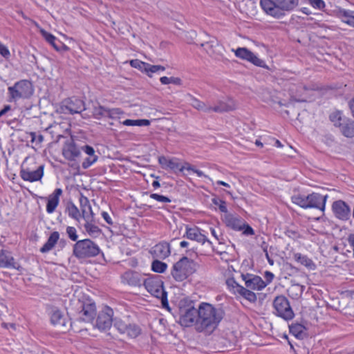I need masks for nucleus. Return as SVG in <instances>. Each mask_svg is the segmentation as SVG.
I'll list each match as a JSON object with an SVG mask.
<instances>
[{
    "mask_svg": "<svg viewBox=\"0 0 354 354\" xmlns=\"http://www.w3.org/2000/svg\"><path fill=\"white\" fill-rule=\"evenodd\" d=\"M143 280L140 273L131 270L126 271L121 276L122 283L131 286H140Z\"/></svg>",
    "mask_w": 354,
    "mask_h": 354,
    "instance_id": "4468645a",
    "label": "nucleus"
},
{
    "mask_svg": "<svg viewBox=\"0 0 354 354\" xmlns=\"http://www.w3.org/2000/svg\"><path fill=\"white\" fill-rule=\"evenodd\" d=\"M169 159L167 158L164 156H161L158 158V162L161 165L162 167H167L169 165Z\"/></svg>",
    "mask_w": 354,
    "mask_h": 354,
    "instance_id": "680f3d73",
    "label": "nucleus"
},
{
    "mask_svg": "<svg viewBox=\"0 0 354 354\" xmlns=\"http://www.w3.org/2000/svg\"><path fill=\"white\" fill-rule=\"evenodd\" d=\"M339 131L346 138L354 137V121L347 118L339 127Z\"/></svg>",
    "mask_w": 354,
    "mask_h": 354,
    "instance_id": "c756f323",
    "label": "nucleus"
},
{
    "mask_svg": "<svg viewBox=\"0 0 354 354\" xmlns=\"http://www.w3.org/2000/svg\"><path fill=\"white\" fill-rule=\"evenodd\" d=\"M0 55L5 58L6 59H8L10 57V52L8 49V48L3 44L0 41Z\"/></svg>",
    "mask_w": 354,
    "mask_h": 354,
    "instance_id": "4d7b16f0",
    "label": "nucleus"
},
{
    "mask_svg": "<svg viewBox=\"0 0 354 354\" xmlns=\"http://www.w3.org/2000/svg\"><path fill=\"white\" fill-rule=\"evenodd\" d=\"M122 124L125 126H149L150 121L147 119L131 120L127 119L122 122Z\"/></svg>",
    "mask_w": 354,
    "mask_h": 354,
    "instance_id": "58836bf2",
    "label": "nucleus"
},
{
    "mask_svg": "<svg viewBox=\"0 0 354 354\" xmlns=\"http://www.w3.org/2000/svg\"><path fill=\"white\" fill-rule=\"evenodd\" d=\"M241 278L246 288L253 290H261L266 286V283L261 277L252 274H242Z\"/></svg>",
    "mask_w": 354,
    "mask_h": 354,
    "instance_id": "f8f14e48",
    "label": "nucleus"
},
{
    "mask_svg": "<svg viewBox=\"0 0 354 354\" xmlns=\"http://www.w3.org/2000/svg\"><path fill=\"white\" fill-rule=\"evenodd\" d=\"M62 189L61 188L55 189L53 192L50 194L47 198L46 212L48 214L53 213L59 203V197L62 194Z\"/></svg>",
    "mask_w": 354,
    "mask_h": 354,
    "instance_id": "4be33fe9",
    "label": "nucleus"
},
{
    "mask_svg": "<svg viewBox=\"0 0 354 354\" xmlns=\"http://www.w3.org/2000/svg\"><path fill=\"white\" fill-rule=\"evenodd\" d=\"M236 57L243 60L248 61L254 65L262 68H266L263 60L259 58L255 54L245 47H239L236 50H232Z\"/></svg>",
    "mask_w": 354,
    "mask_h": 354,
    "instance_id": "9b49d317",
    "label": "nucleus"
},
{
    "mask_svg": "<svg viewBox=\"0 0 354 354\" xmlns=\"http://www.w3.org/2000/svg\"><path fill=\"white\" fill-rule=\"evenodd\" d=\"M59 239V233L57 231L52 232L49 236L47 241L39 249L40 252L47 253L50 252L55 246Z\"/></svg>",
    "mask_w": 354,
    "mask_h": 354,
    "instance_id": "cd10ccee",
    "label": "nucleus"
},
{
    "mask_svg": "<svg viewBox=\"0 0 354 354\" xmlns=\"http://www.w3.org/2000/svg\"><path fill=\"white\" fill-rule=\"evenodd\" d=\"M225 313L207 302H201L197 308L188 306L180 310L179 323L184 327H194L198 333H212L223 319Z\"/></svg>",
    "mask_w": 354,
    "mask_h": 354,
    "instance_id": "f257e3e1",
    "label": "nucleus"
},
{
    "mask_svg": "<svg viewBox=\"0 0 354 354\" xmlns=\"http://www.w3.org/2000/svg\"><path fill=\"white\" fill-rule=\"evenodd\" d=\"M184 237H187L188 239L195 241L202 245L206 242L211 243L207 236L203 234L201 232L200 228L197 227H191L186 226V232Z\"/></svg>",
    "mask_w": 354,
    "mask_h": 354,
    "instance_id": "aec40b11",
    "label": "nucleus"
},
{
    "mask_svg": "<svg viewBox=\"0 0 354 354\" xmlns=\"http://www.w3.org/2000/svg\"><path fill=\"white\" fill-rule=\"evenodd\" d=\"M142 283L146 290L151 295L161 299L162 305L164 307L168 306L167 293L164 290L163 281L160 276L153 275L144 279Z\"/></svg>",
    "mask_w": 354,
    "mask_h": 354,
    "instance_id": "20e7f679",
    "label": "nucleus"
},
{
    "mask_svg": "<svg viewBox=\"0 0 354 354\" xmlns=\"http://www.w3.org/2000/svg\"><path fill=\"white\" fill-rule=\"evenodd\" d=\"M107 108L103 106H95L93 111V117L95 119H101L102 118H106Z\"/></svg>",
    "mask_w": 354,
    "mask_h": 354,
    "instance_id": "37998d69",
    "label": "nucleus"
},
{
    "mask_svg": "<svg viewBox=\"0 0 354 354\" xmlns=\"http://www.w3.org/2000/svg\"><path fill=\"white\" fill-rule=\"evenodd\" d=\"M50 322L54 326H65V318L62 312L57 309L54 308L50 313Z\"/></svg>",
    "mask_w": 354,
    "mask_h": 354,
    "instance_id": "2f4dec72",
    "label": "nucleus"
},
{
    "mask_svg": "<svg viewBox=\"0 0 354 354\" xmlns=\"http://www.w3.org/2000/svg\"><path fill=\"white\" fill-rule=\"evenodd\" d=\"M79 201L81 209L80 211L82 213V218L84 219H86L88 217H91V218H94V213L92 210L88 198L82 193H80Z\"/></svg>",
    "mask_w": 354,
    "mask_h": 354,
    "instance_id": "b1692460",
    "label": "nucleus"
},
{
    "mask_svg": "<svg viewBox=\"0 0 354 354\" xmlns=\"http://www.w3.org/2000/svg\"><path fill=\"white\" fill-rule=\"evenodd\" d=\"M130 64L132 67L138 68L141 71H145L146 69L147 63L142 62L139 59H133L130 61Z\"/></svg>",
    "mask_w": 354,
    "mask_h": 354,
    "instance_id": "603ef678",
    "label": "nucleus"
},
{
    "mask_svg": "<svg viewBox=\"0 0 354 354\" xmlns=\"http://www.w3.org/2000/svg\"><path fill=\"white\" fill-rule=\"evenodd\" d=\"M101 215H102V217L104 218V220L110 225H113V221L110 216V215L109 214L108 212H102L101 213Z\"/></svg>",
    "mask_w": 354,
    "mask_h": 354,
    "instance_id": "e2e57ef3",
    "label": "nucleus"
},
{
    "mask_svg": "<svg viewBox=\"0 0 354 354\" xmlns=\"http://www.w3.org/2000/svg\"><path fill=\"white\" fill-rule=\"evenodd\" d=\"M212 201L214 205L218 207V209L221 212L227 213V208L225 201L218 198H214Z\"/></svg>",
    "mask_w": 354,
    "mask_h": 354,
    "instance_id": "09e8293b",
    "label": "nucleus"
},
{
    "mask_svg": "<svg viewBox=\"0 0 354 354\" xmlns=\"http://www.w3.org/2000/svg\"><path fill=\"white\" fill-rule=\"evenodd\" d=\"M165 68L160 65H151L147 63L145 73L151 77V73H158L159 71H164Z\"/></svg>",
    "mask_w": 354,
    "mask_h": 354,
    "instance_id": "a18cd8bd",
    "label": "nucleus"
},
{
    "mask_svg": "<svg viewBox=\"0 0 354 354\" xmlns=\"http://www.w3.org/2000/svg\"><path fill=\"white\" fill-rule=\"evenodd\" d=\"M41 34L47 42L51 44L57 51H61L62 50H67L68 46L61 42L51 33L44 30H41Z\"/></svg>",
    "mask_w": 354,
    "mask_h": 354,
    "instance_id": "a878e982",
    "label": "nucleus"
},
{
    "mask_svg": "<svg viewBox=\"0 0 354 354\" xmlns=\"http://www.w3.org/2000/svg\"><path fill=\"white\" fill-rule=\"evenodd\" d=\"M66 234H67L68 238L71 241H76V242L78 241H77L78 236H77V230H76L75 227H71V226H68L66 227Z\"/></svg>",
    "mask_w": 354,
    "mask_h": 354,
    "instance_id": "864d4df0",
    "label": "nucleus"
},
{
    "mask_svg": "<svg viewBox=\"0 0 354 354\" xmlns=\"http://www.w3.org/2000/svg\"><path fill=\"white\" fill-rule=\"evenodd\" d=\"M292 202L303 209H308V195L301 194H294L291 197Z\"/></svg>",
    "mask_w": 354,
    "mask_h": 354,
    "instance_id": "473e14b6",
    "label": "nucleus"
},
{
    "mask_svg": "<svg viewBox=\"0 0 354 354\" xmlns=\"http://www.w3.org/2000/svg\"><path fill=\"white\" fill-rule=\"evenodd\" d=\"M63 106L71 114L80 113L85 110L84 101L77 97L65 100Z\"/></svg>",
    "mask_w": 354,
    "mask_h": 354,
    "instance_id": "dca6fc26",
    "label": "nucleus"
},
{
    "mask_svg": "<svg viewBox=\"0 0 354 354\" xmlns=\"http://www.w3.org/2000/svg\"><path fill=\"white\" fill-rule=\"evenodd\" d=\"M83 151H84L88 156H96L95 154V150L93 147L89 145H84L82 147Z\"/></svg>",
    "mask_w": 354,
    "mask_h": 354,
    "instance_id": "052dcab7",
    "label": "nucleus"
},
{
    "mask_svg": "<svg viewBox=\"0 0 354 354\" xmlns=\"http://www.w3.org/2000/svg\"><path fill=\"white\" fill-rule=\"evenodd\" d=\"M286 234L288 237L292 238V239H297L299 237L298 233L293 230H287V232H286Z\"/></svg>",
    "mask_w": 354,
    "mask_h": 354,
    "instance_id": "69168bd1",
    "label": "nucleus"
},
{
    "mask_svg": "<svg viewBox=\"0 0 354 354\" xmlns=\"http://www.w3.org/2000/svg\"><path fill=\"white\" fill-rule=\"evenodd\" d=\"M265 279H266V281H265L266 283V286L270 283L274 279V274L271 272H269V271H266L265 272Z\"/></svg>",
    "mask_w": 354,
    "mask_h": 354,
    "instance_id": "0e129e2a",
    "label": "nucleus"
},
{
    "mask_svg": "<svg viewBox=\"0 0 354 354\" xmlns=\"http://www.w3.org/2000/svg\"><path fill=\"white\" fill-rule=\"evenodd\" d=\"M100 252L99 246L89 239L77 241L73 249V255L78 259L96 257Z\"/></svg>",
    "mask_w": 354,
    "mask_h": 354,
    "instance_id": "423d86ee",
    "label": "nucleus"
},
{
    "mask_svg": "<svg viewBox=\"0 0 354 354\" xmlns=\"http://www.w3.org/2000/svg\"><path fill=\"white\" fill-rule=\"evenodd\" d=\"M349 107L351 110L352 114L354 117V97L349 102Z\"/></svg>",
    "mask_w": 354,
    "mask_h": 354,
    "instance_id": "774afa93",
    "label": "nucleus"
},
{
    "mask_svg": "<svg viewBox=\"0 0 354 354\" xmlns=\"http://www.w3.org/2000/svg\"><path fill=\"white\" fill-rule=\"evenodd\" d=\"M328 195L312 193L308 195V209H317L322 212L325 209Z\"/></svg>",
    "mask_w": 354,
    "mask_h": 354,
    "instance_id": "ddd939ff",
    "label": "nucleus"
},
{
    "mask_svg": "<svg viewBox=\"0 0 354 354\" xmlns=\"http://www.w3.org/2000/svg\"><path fill=\"white\" fill-rule=\"evenodd\" d=\"M62 155L68 160H75L80 155V150L74 142H67L63 147Z\"/></svg>",
    "mask_w": 354,
    "mask_h": 354,
    "instance_id": "412c9836",
    "label": "nucleus"
},
{
    "mask_svg": "<svg viewBox=\"0 0 354 354\" xmlns=\"http://www.w3.org/2000/svg\"><path fill=\"white\" fill-rule=\"evenodd\" d=\"M196 270V263L187 257H183L173 265L171 274L176 281H183Z\"/></svg>",
    "mask_w": 354,
    "mask_h": 354,
    "instance_id": "7ed1b4c3",
    "label": "nucleus"
},
{
    "mask_svg": "<svg viewBox=\"0 0 354 354\" xmlns=\"http://www.w3.org/2000/svg\"><path fill=\"white\" fill-rule=\"evenodd\" d=\"M34 93L32 83L27 80H21L8 88L9 102H17L19 99H28Z\"/></svg>",
    "mask_w": 354,
    "mask_h": 354,
    "instance_id": "39448f33",
    "label": "nucleus"
},
{
    "mask_svg": "<svg viewBox=\"0 0 354 354\" xmlns=\"http://www.w3.org/2000/svg\"><path fill=\"white\" fill-rule=\"evenodd\" d=\"M192 106L198 110L205 113L211 112V109L209 105H207L203 102L200 101L199 100L193 97L192 100Z\"/></svg>",
    "mask_w": 354,
    "mask_h": 354,
    "instance_id": "4c0bfd02",
    "label": "nucleus"
},
{
    "mask_svg": "<svg viewBox=\"0 0 354 354\" xmlns=\"http://www.w3.org/2000/svg\"><path fill=\"white\" fill-rule=\"evenodd\" d=\"M274 314L284 320L289 321L294 318L295 313L288 299L283 295L276 297L272 301Z\"/></svg>",
    "mask_w": 354,
    "mask_h": 354,
    "instance_id": "0eeeda50",
    "label": "nucleus"
},
{
    "mask_svg": "<svg viewBox=\"0 0 354 354\" xmlns=\"http://www.w3.org/2000/svg\"><path fill=\"white\" fill-rule=\"evenodd\" d=\"M227 227L235 231H241L243 230V221L232 214H226L223 219Z\"/></svg>",
    "mask_w": 354,
    "mask_h": 354,
    "instance_id": "393cba45",
    "label": "nucleus"
},
{
    "mask_svg": "<svg viewBox=\"0 0 354 354\" xmlns=\"http://www.w3.org/2000/svg\"><path fill=\"white\" fill-rule=\"evenodd\" d=\"M293 259L295 261L305 266L309 270H313L316 268L315 263L306 255L302 254L299 252H294Z\"/></svg>",
    "mask_w": 354,
    "mask_h": 354,
    "instance_id": "c85d7f7f",
    "label": "nucleus"
},
{
    "mask_svg": "<svg viewBox=\"0 0 354 354\" xmlns=\"http://www.w3.org/2000/svg\"><path fill=\"white\" fill-rule=\"evenodd\" d=\"M185 168L187 171H190L195 173L198 177L209 178L201 170L196 169L194 166L188 162H186V167H185Z\"/></svg>",
    "mask_w": 354,
    "mask_h": 354,
    "instance_id": "5fc2aeb1",
    "label": "nucleus"
},
{
    "mask_svg": "<svg viewBox=\"0 0 354 354\" xmlns=\"http://www.w3.org/2000/svg\"><path fill=\"white\" fill-rule=\"evenodd\" d=\"M153 257L158 259H165L171 254V248L169 243L162 241L155 245L151 250Z\"/></svg>",
    "mask_w": 354,
    "mask_h": 354,
    "instance_id": "6ab92c4d",
    "label": "nucleus"
},
{
    "mask_svg": "<svg viewBox=\"0 0 354 354\" xmlns=\"http://www.w3.org/2000/svg\"><path fill=\"white\" fill-rule=\"evenodd\" d=\"M29 135L32 143L36 142L37 144H40L44 141V136L41 134L37 136L35 132H30Z\"/></svg>",
    "mask_w": 354,
    "mask_h": 354,
    "instance_id": "13d9d810",
    "label": "nucleus"
},
{
    "mask_svg": "<svg viewBox=\"0 0 354 354\" xmlns=\"http://www.w3.org/2000/svg\"><path fill=\"white\" fill-rule=\"evenodd\" d=\"M127 324L120 319H115L113 322L114 328L121 334H125Z\"/></svg>",
    "mask_w": 354,
    "mask_h": 354,
    "instance_id": "49530a36",
    "label": "nucleus"
},
{
    "mask_svg": "<svg viewBox=\"0 0 354 354\" xmlns=\"http://www.w3.org/2000/svg\"><path fill=\"white\" fill-rule=\"evenodd\" d=\"M299 0H260V6L268 15L276 19L283 18L286 12L293 11Z\"/></svg>",
    "mask_w": 354,
    "mask_h": 354,
    "instance_id": "f03ea898",
    "label": "nucleus"
},
{
    "mask_svg": "<svg viewBox=\"0 0 354 354\" xmlns=\"http://www.w3.org/2000/svg\"><path fill=\"white\" fill-rule=\"evenodd\" d=\"M226 285L233 294L236 295L239 291L240 290V288H242V286L239 285L234 278H229L226 280Z\"/></svg>",
    "mask_w": 354,
    "mask_h": 354,
    "instance_id": "a19ab883",
    "label": "nucleus"
},
{
    "mask_svg": "<svg viewBox=\"0 0 354 354\" xmlns=\"http://www.w3.org/2000/svg\"><path fill=\"white\" fill-rule=\"evenodd\" d=\"M308 3L314 8L323 10L326 7V3L323 0H306Z\"/></svg>",
    "mask_w": 354,
    "mask_h": 354,
    "instance_id": "3c124183",
    "label": "nucleus"
},
{
    "mask_svg": "<svg viewBox=\"0 0 354 354\" xmlns=\"http://www.w3.org/2000/svg\"><path fill=\"white\" fill-rule=\"evenodd\" d=\"M304 290V286L299 284H292L288 292L292 297L297 298L300 297Z\"/></svg>",
    "mask_w": 354,
    "mask_h": 354,
    "instance_id": "79ce46f5",
    "label": "nucleus"
},
{
    "mask_svg": "<svg viewBox=\"0 0 354 354\" xmlns=\"http://www.w3.org/2000/svg\"><path fill=\"white\" fill-rule=\"evenodd\" d=\"M98 159L97 156H91L84 160L82 164L83 169H88L92 165H93Z\"/></svg>",
    "mask_w": 354,
    "mask_h": 354,
    "instance_id": "8fccbe9b",
    "label": "nucleus"
},
{
    "mask_svg": "<svg viewBox=\"0 0 354 354\" xmlns=\"http://www.w3.org/2000/svg\"><path fill=\"white\" fill-rule=\"evenodd\" d=\"M348 118L345 117L341 111H335L330 115V120L334 126L339 127Z\"/></svg>",
    "mask_w": 354,
    "mask_h": 354,
    "instance_id": "f704fd0d",
    "label": "nucleus"
},
{
    "mask_svg": "<svg viewBox=\"0 0 354 354\" xmlns=\"http://www.w3.org/2000/svg\"><path fill=\"white\" fill-rule=\"evenodd\" d=\"M334 16L348 26L354 28V10L338 7L334 11Z\"/></svg>",
    "mask_w": 354,
    "mask_h": 354,
    "instance_id": "f3484780",
    "label": "nucleus"
},
{
    "mask_svg": "<svg viewBox=\"0 0 354 354\" xmlns=\"http://www.w3.org/2000/svg\"><path fill=\"white\" fill-rule=\"evenodd\" d=\"M289 330L290 333L295 335L296 337H302L306 327L299 323H292L289 326Z\"/></svg>",
    "mask_w": 354,
    "mask_h": 354,
    "instance_id": "e433bc0d",
    "label": "nucleus"
},
{
    "mask_svg": "<svg viewBox=\"0 0 354 354\" xmlns=\"http://www.w3.org/2000/svg\"><path fill=\"white\" fill-rule=\"evenodd\" d=\"M113 316V309L107 306H104L99 312L94 326L100 331H106L111 327Z\"/></svg>",
    "mask_w": 354,
    "mask_h": 354,
    "instance_id": "1a4fd4ad",
    "label": "nucleus"
},
{
    "mask_svg": "<svg viewBox=\"0 0 354 354\" xmlns=\"http://www.w3.org/2000/svg\"><path fill=\"white\" fill-rule=\"evenodd\" d=\"M211 112L223 113L227 112L236 109V104L232 99H227L225 100H220L217 104L212 106H210Z\"/></svg>",
    "mask_w": 354,
    "mask_h": 354,
    "instance_id": "5701e85b",
    "label": "nucleus"
},
{
    "mask_svg": "<svg viewBox=\"0 0 354 354\" xmlns=\"http://www.w3.org/2000/svg\"><path fill=\"white\" fill-rule=\"evenodd\" d=\"M243 234L246 236L254 235V230L249 225L246 224L244 221L243 222Z\"/></svg>",
    "mask_w": 354,
    "mask_h": 354,
    "instance_id": "bf43d9fd",
    "label": "nucleus"
},
{
    "mask_svg": "<svg viewBox=\"0 0 354 354\" xmlns=\"http://www.w3.org/2000/svg\"><path fill=\"white\" fill-rule=\"evenodd\" d=\"M237 294L252 303H254L257 300L256 294L252 292L251 289H249L246 287L245 288L242 286Z\"/></svg>",
    "mask_w": 354,
    "mask_h": 354,
    "instance_id": "72a5a7b5",
    "label": "nucleus"
},
{
    "mask_svg": "<svg viewBox=\"0 0 354 354\" xmlns=\"http://www.w3.org/2000/svg\"><path fill=\"white\" fill-rule=\"evenodd\" d=\"M80 321L91 323L96 315V306L94 301L89 299L83 301L78 300Z\"/></svg>",
    "mask_w": 354,
    "mask_h": 354,
    "instance_id": "6e6552de",
    "label": "nucleus"
},
{
    "mask_svg": "<svg viewBox=\"0 0 354 354\" xmlns=\"http://www.w3.org/2000/svg\"><path fill=\"white\" fill-rule=\"evenodd\" d=\"M66 212L68 214V216L77 221H80V218H82V213L77 208V207L71 201L67 203L66 207Z\"/></svg>",
    "mask_w": 354,
    "mask_h": 354,
    "instance_id": "7c9ffc66",
    "label": "nucleus"
},
{
    "mask_svg": "<svg viewBox=\"0 0 354 354\" xmlns=\"http://www.w3.org/2000/svg\"><path fill=\"white\" fill-rule=\"evenodd\" d=\"M167 268V264L158 259L152 261L151 270L157 273H163Z\"/></svg>",
    "mask_w": 354,
    "mask_h": 354,
    "instance_id": "ea45409f",
    "label": "nucleus"
},
{
    "mask_svg": "<svg viewBox=\"0 0 354 354\" xmlns=\"http://www.w3.org/2000/svg\"><path fill=\"white\" fill-rule=\"evenodd\" d=\"M141 333V328L136 324H128L125 334L130 338H136Z\"/></svg>",
    "mask_w": 354,
    "mask_h": 354,
    "instance_id": "c9c22d12",
    "label": "nucleus"
},
{
    "mask_svg": "<svg viewBox=\"0 0 354 354\" xmlns=\"http://www.w3.org/2000/svg\"><path fill=\"white\" fill-rule=\"evenodd\" d=\"M44 165H41L36 168L21 166L20 177L25 181L30 183L40 180L44 176Z\"/></svg>",
    "mask_w": 354,
    "mask_h": 354,
    "instance_id": "9d476101",
    "label": "nucleus"
},
{
    "mask_svg": "<svg viewBox=\"0 0 354 354\" xmlns=\"http://www.w3.org/2000/svg\"><path fill=\"white\" fill-rule=\"evenodd\" d=\"M170 84L180 85V84H181V80L178 77H170Z\"/></svg>",
    "mask_w": 354,
    "mask_h": 354,
    "instance_id": "338daca9",
    "label": "nucleus"
},
{
    "mask_svg": "<svg viewBox=\"0 0 354 354\" xmlns=\"http://www.w3.org/2000/svg\"><path fill=\"white\" fill-rule=\"evenodd\" d=\"M0 268H13L19 270V266L15 261L12 253L6 250H0Z\"/></svg>",
    "mask_w": 354,
    "mask_h": 354,
    "instance_id": "a211bd4d",
    "label": "nucleus"
},
{
    "mask_svg": "<svg viewBox=\"0 0 354 354\" xmlns=\"http://www.w3.org/2000/svg\"><path fill=\"white\" fill-rule=\"evenodd\" d=\"M332 209L337 218L341 220H348L351 214L349 206L343 201H336L333 203Z\"/></svg>",
    "mask_w": 354,
    "mask_h": 354,
    "instance_id": "2eb2a0df",
    "label": "nucleus"
},
{
    "mask_svg": "<svg viewBox=\"0 0 354 354\" xmlns=\"http://www.w3.org/2000/svg\"><path fill=\"white\" fill-rule=\"evenodd\" d=\"M123 111L120 108H107L106 118L111 119L119 118L120 115L123 114Z\"/></svg>",
    "mask_w": 354,
    "mask_h": 354,
    "instance_id": "de8ad7c7",
    "label": "nucleus"
},
{
    "mask_svg": "<svg viewBox=\"0 0 354 354\" xmlns=\"http://www.w3.org/2000/svg\"><path fill=\"white\" fill-rule=\"evenodd\" d=\"M150 198L163 203H169L171 202V199L169 198L158 194H151L150 195Z\"/></svg>",
    "mask_w": 354,
    "mask_h": 354,
    "instance_id": "6e6d98bb",
    "label": "nucleus"
},
{
    "mask_svg": "<svg viewBox=\"0 0 354 354\" xmlns=\"http://www.w3.org/2000/svg\"><path fill=\"white\" fill-rule=\"evenodd\" d=\"M93 218H91V217H88V218L84 219L85 223L84 227L89 236L97 238L102 233V231L98 226L93 223Z\"/></svg>",
    "mask_w": 354,
    "mask_h": 354,
    "instance_id": "bb28decb",
    "label": "nucleus"
},
{
    "mask_svg": "<svg viewBox=\"0 0 354 354\" xmlns=\"http://www.w3.org/2000/svg\"><path fill=\"white\" fill-rule=\"evenodd\" d=\"M186 167V162L183 166H181L180 164L178 162V159L176 158H173L169 159V165L167 166L168 168L172 170H179L180 172H183Z\"/></svg>",
    "mask_w": 354,
    "mask_h": 354,
    "instance_id": "c03bdc74",
    "label": "nucleus"
}]
</instances>
